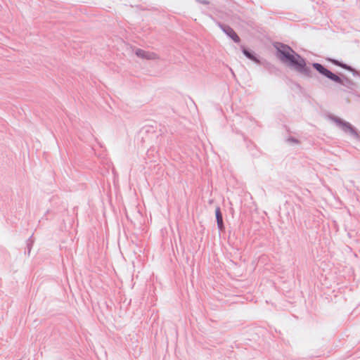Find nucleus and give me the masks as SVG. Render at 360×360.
I'll return each instance as SVG.
<instances>
[{
    "mask_svg": "<svg viewBox=\"0 0 360 360\" xmlns=\"http://www.w3.org/2000/svg\"><path fill=\"white\" fill-rule=\"evenodd\" d=\"M278 51L281 55L280 56L281 60L288 62L290 65L298 71H303L304 70V60L289 46L281 45L278 48Z\"/></svg>",
    "mask_w": 360,
    "mask_h": 360,
    "instance_id": "nucleus-1",
    "label": "nucleus"
},
{
    "mask_svg": "<svg viewBox=\"0 0 360 360\" xmlns=\"http://www.w3.org/2000/svg\"><path fill=\"white\" fill-rule=\"evenodd\" d=\"M313 66L315 68V69L319 71L321 74L323 75L324 76L327 77L328 78L330 79L333 81H335L336 82H341V79L337 76L336 75L331 72L328 69L325 68L323 65H321L319 63H314Z\"/></svg>",
    "mask_w": 360,
    "mask_h": 360,
    "instance_id": "nucleus-2",
    "label": "nucleus"
},
{
    "mask_svg": "<svg viewBox=\"0 0 360 360\" xmlns=\"http://www.w3.org/2000/svg\"><path fill=\"white\" fill-rule=\"evenodd\" d=\"M136 55L146 60H158L159 59V56L158 54H156L154 52L145 51L141 49H138L135 51Z\"/></svg>",
    "mask_w": 360,
    "mask_h": 360,
    "instance_id": "nucleus-3",
    "label": "nucleus"
},
{
    "mask_svg": "<svg viewBox=\"0 0 360 360\" xmlns=\"http://www.w3.org/2000/svg\"><path fill=\"white\" fill-rule=\"evenodd\" d=\"M215 215H216V218H217V222L218 227L219 229L221 230L224 229V223H223L222 214H221V210H220L219 207H216Z\"/></svg>",
    "mask_w": 360,
    "mask_h": 360,
    "instance_id": "nucleus-4",
    "label": "nucleus"
},
{
    "mask_svg": "<svg viewBox=\"0 0 360 360\" xmlns=\"http://www.w3.org/2000/svg\"><path fill=\"white\" fill-rule=\"evenodd\" d=\"M340 127L345 131L349 132L351 134H353L354 136H357V134H356L355 129L352 127V125L349 123L340 122Z\"/></svg>",
    "mask_w": 360,
    "mask_h": 360,
    "instance_id": "nucleus-5",
    "label": "nucleus"
},
{
    "mask_svg": "<svg viewBox=\"0 0 360 360\" xmlns=\"http://www.w3.org/2000/svg\"><path fill=\"white\" fill-rule=\"evenodd\" d=\"M225 32L235 42L240 41L239 37L232 29L228 28L225 30Z\"/></svg>",
    "mask_w": 360,
    "mask_h": 360,
    "instance_id": "nucleus-6",
    "label": "nucleus"
},
{
    "mask_svg": "<svg viewBox=\"0 0 360 360\" xmlns=\"http://www.w3.org/2000/svg\"><path fill=\"white\" fill-rule=\"evenodd\" d=\"M243 53H244V54H245V55L248 58H250V59H251V60H255V61L257 60L255 59V57H254V56H253L250 53H249L246 49H244V50H243Z\"/></svg>",
    "mask_w": 360,
    "mask_h": 360,
    "instance_id": "nucleus-7",
    "label": "nucleus"
}]
</instances>
